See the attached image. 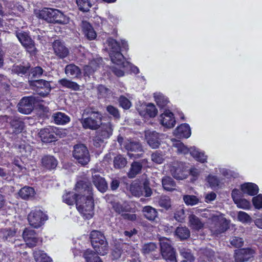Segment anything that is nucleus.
Returning a JSON list of instances; mask_svg holds the SVG:
<instances>
[{
	"instance_id": "f257e3e1",
	"label": "nucleus",
	"mask_w": 262,
	"mask_h": 262,
	"mask_svg": "<svg viewBox=\"0 0 262 262\" xmlns=\"http://www.w3.org/2000/svg\"><path fill=\"white\" fill-rule=\"evenodd\" d=\"M75 190L66 192L62 195V201L68 205L76 204L77 209L86 219L94 215V199L93 187L91 183L79 180L75 184Z\"/></svg>"
},
{
	"instance_id": "f03ea898",
	"label": "nucleus",
	"mask_w": 262,
	"mask_h": 262,
	"mask_svg": "<svg viewBox=\"0 0 262 262\" xmlns=\"http://www.w3.org/2000/svg\"><path fill=\"white\" fill-rule=\"evenodd\" d=\"M38 15L40 18L49 23L64 25L69 22V18L56 9L43 8L39 11Z\"/></svg>"
},
{
	"instance_id": "7ed1b4c3",
	"label": "nucleus",
	"mask_w": 262,
	"mask_h": 262,
	"mask_svg": "<svg viewBox=\"0 0 262 262\" xmlns=\"http://www.w3.org/2000/svg\"><path fill=\"white\" fill-rule=\"evenodd\" d=\"M92 246L95 252L105 255L108 250V244L104 234L99 231L93 230L90 234Z\"/></svg>"
},
{
	"instance_id": "20e7f679",
	"label": "nucleus",
	"mask_w": 262,
	"mask_h": 262,
	"mask_svg": "<svg viewBox=\"0 0 262 262\" xmlns=\"http://www.w3.org/2000/svg\"><path fill=\"white\" fill-rule=\"evenodd\" d=\"M86 115L88 116L87 117L82 118L80 120L82 127L92 130L98 129L102 124L103 116L101 113L91 108V111L86 112Z\"/></svg>"
},
{
	"instance_id": "39448f33",
	"label": "nucleus",
	"mask_w": 262,
	"mask_h": 262,
	"mask_svg": "<svg viewBox=\"0 0 262 262\" xmlns=\"http://www.w3.org/2000/svg\"><path fill=\"white\" fill-rule=\"evenodd\" d=\"M159 242L160 252L163 259L166 262H178L176 252L171 245V241L166 237H163L160 239Z\"/></svg>"
},
{
	"instance_id": "423d86ee",
	"label": "nucleus",
	"mask_w": 262,
	"mask_h": 262,
	"mask_svg": "<svg viewBox=\"0 0 262 262\" xmlns=\"http://www.w3.org/2000/svg\"><path fill=\"white\" fill-rule=\"evenodd\" d=\"M28 83L32 90L43 97L48 96L52 90L51 81L43 79L29 80Z\"/></svg>"
},
{
	"instance_id": "0eeeda50",
	"label": "nucleus",
	"mask_w": 262,
	"mask_h": 262,
	"mask_svg": "<svg viewBox=\"0 0 262 262\" xmlns=\"http://www.w3.org/2000/svg\"><path fill=\"white\" fill-rule=\"evenodd\" d=\"M48 219V215L38 208L32 210L28 215L29 224L35 228L40 227Z\"/></svg>"
},
{
	"instance_id": "6e6552de",
	"label": "nucleus",
	"mask_w": 262,
	"mask_h": 262,
	"mask_svg": "<svg viewBox=\"0 0 262 262\" xmlns=\"http://www.w3.org/2000/svg\"><path fill=\"white\" fill-rule=\"evenodd\" d=\"M73 156L82 165H86L90 161L89 150L83 144H78L74 145Z\"/></svg>"
},
{
	"instance_id": "1a4fd4ad",
	"label": "nucleus",
	"mask_w": 262,
	"mask_h": 262,
	"mask_svg": "<svg viewBox=\"0 0 262 262\" xmlns=\"http://www.w3.org/2000/svg\"><path fill=\"white\" fill-rule=\"evenodd\" d=\"M60 131L54 126L41 129L38 134L42 142L48 144L56 141Z\"/></svg>"
},
{
	"instance_id": "9d476101",
	"label": "nucleus",
	"mask_w": 262,
	"mask_h": 262,
	"mask_svg": "<svg viewBox=\"0 0 262 262\" xmlns=\"http://www.w3.org/2000/svg\"><path fill=\"white\" fill-rule=\"evenodd\" d=\"M148 160L146 158L134 161L130 164V168L127 173V177L130 179L135 178L141 173L143 168L145 169L148 167Z\"/></svg>"
},
{
	"instance_id": "9b49d317",
	"label": "nucleus",
	"mask_w": 262,
	"mask_h": 262,
	"mask_svg": "<svg viewBox=\"0 0 262 262\" xmlns=\"http://www.w3.org/2000/svg\"><path fill=\"white\" fill-rule=\"evenodd\" d=\"M255 251L251 248H243L236 249L234 251L233 257L235 262H247L253 257Z\"/></svg>"
},
{
	"instance_id": "f8f14e48",
	"label": "nucleus",
	"mask_w": 262,
	"mask_h": 262,
	"mask_svg": "<svg viewBox=\"0 0 262 262\" xmlns=\"http://www.w3.org/2000/svg\"><path fill=\"white\" fill-rule=\"evenodd\" d=\"M35 102L33 96L23 97L17 104L18 111L23 114H30L34 109Z\"/></svg>"
},
{
	"instance_id": "ddd939ff",
	"label": "nucleus",
	"mask_w": 262,
	"mask_h": 262,
	"mask_svg": "<svg viewBox=\"0 0 262 262\" xmlns=\"http://www.w3.org/2000/svg\"><path fill=\"white\" fill-rule=\"evenodd\" d=\"M127 150V155L130 158L138 159L142 158L143 150L141 144L138 142H130L125 146Z\"/></svg>"
},
{
	"instance_id": "4468645a",
	"label": "nucleus",
	"mask_w": 262,
	"mask_h": 262,
	"mask_svg": "<svg viewBox=\"0 0 262 262\" xmlns=\"http://www.w3.org/2000/svg\"><path fill=\"white\" fill-rule=\"evenodd\" d=\"M23 237L29 248H33L37 246L40 241L37 233L32 229L26 228L23 233ZM41 242L42 241L40 240Z\"/></svg>"
},
{
	"instance_id": "2eb2a0df",
	"label": "nucleus",
	"mask_w": 262,
	"mask_h": 262,
	"mask_svg": "<svg viewBox=\"0 0 262 262\" xmlns=\"http://www.w3.org/2000/svg\"><path fill=\"white\" fill-rule=\"evenodd\" d=\"M173 177L177 180H183L186 178L188 175L187 167L185 163L177 162L170 170Z\"/></svg>"
},
{
	"instance_id": "dca6fc26",
	"label": "nucleus",
	"mask_w": 262,
	"mask_h": 262,
	"mask_svg": "<svg viewBox=\"0 0 262 262\" xmlns=\"http://www.w3.org/2000/svg\"><path fill=\"white\" fill-rule=\"evenodd\" d=\"M159 120L163 126L168 128L173 127L176 122L174 114L169 110H166L160 115Z\"/></svg>"
},
{
	"instance_id": "f3484780",
	"label": "nucleus",
	"mask_w": 262,
	"mask_h": 262,
	"mask_svg": "<svg viewBox=\"0 0 262 262\" xmlns=\"http://www.w3.org/2000/svg\"><path fill=\"white\" fill-rule=\"evenodd\" d=\"M54 54L59 58L63 59L68 56L69 50L64 43L60 40H55L53 43Z\"/></svg>"
},
{
	"instance_id": "a211bd4d",
	"label": "nucleus",
	"mask_w": 262,
	"mask_h": 262,
	"mask_svg": "<svg viewBox=\"0 0 262 262\" xmlns=\"http://www.w3.org/2000/svg\"><path fill=\"white\" fill-rule=\"evenodd\" d=\"M41 163L43 168L51 171L56 168L58 161L53 156L47 155L42 157Z\"/></svg>"
},
{
	"instance_id": "6ab92c4d",
	"label": "nucleus",
	"mask_w": 262,
	"mask_h": 262,
	"mask_svg": "<svg viewBox=\"0 0 262 262\" xmlns=\"http://www.w3.org/2000/svg\"><path fill=\"white\" fill-rule=\"evenodd\" d=\"M242 192L244 194H247L250 196H255L259 191L258 186L253 183L247 182L241 185Z\"/></svg>"
},
{
	"instance_id": "aec40b11",
	"label": "nucleus",
	"mask_w": 262,
	"mask_h": 262,
	"mask_svg": "<svg viewBox=\"0 0 262 262\" xmlns=\"http://www.w3.org/2000/svg\"><path fill=\"white\" fill-rule=\"evenodd\" d=\"M92 182L95 186L101 192H104L107 190L108 188L107 183L105 179L101 177L100 174L93 175Z\"/></svg>"
},
{
	"instance_id": "412c9836",
	"label": "nucleus",
	"mask_w": 262,
	"mask_h": 262,
	"mask_svg": "<svg viewBox=\"0 0 262 262\" xmlns=\"http://www.w3.org/2000/svg\"><path fill=\"white\" fill-rule=\"evenodd\" d=\"M99 129L96 133L105 139L109 138L113 134V126L110 122L104 123L102 122Z\"/></svg>"
},
{
	"instance_id": "4be33fe9",
	"label": "nucleus",
	"mask_w": 262,
	"mask_h": 262,
	"mask_svg": "<svg viewBox=\"0 0 262 262\" xmlns=\"http://www.w3.org/2000/svg\"><path fill=\"white\" fill-rule=\"evenodd\" d=\"M82 30L84 36L89 40H92L96 38V32L92 25L88 21L82 22Z\"/></svg>"
},
{
	"instance_id": "5701e85b",
	"label": "nucleus",
	"mask_w": 262,
	"mask_h": 262,
	"mask_svg": "<svg viewBox=\"0 0 262 262\" xmlns=\"http://www.w3.org/2000/svg\"><path fill=\"white\" fill-rule=\"evenodd\" d=\"M30 70V63L28 62H22L19 64H14L12 67V72L18 76L28 74Z\"/></svg>"
},
{
	"instance_id": "b1692460",
	"label": "nucleus",
	"mask_w": 262,
	"mask_h": 262,
	"mask_svg": "<svg viewBox=\"0 0 262 262\" xmlns=\"http://www.w3.org/2000/svg\"><path fill=\"white\" fill-rule=\"evenodd\" d=\"M177 137L188 138L191 135V129L189 124L183 123L177 127L174 130Z\"/></svg>"
},
{
	"instance_id": "393cba45",
	"label": "nucleus",
	"mask_w": 262,
	"mask_h": 262,
	"mask_svg": "<svg viewBox=\"0 0 262 262\" xmlns=\"http://www.w3.org/2000/svg\"><path fill=\"white\" fill-rule=\"evenodd\" d=\"M10 124L12 133L15 134L21 133L24 128V122L19 118L16 117L11 118Z\"/></svg>"
},
{
	"instance_id": "a878e982",
	"label": "nucleus",
	"mask_w": 262,
	"mask_h": 262,
	"mask_svg": "<svg viewBox=\"0 0 262 262\" xmlns=\"http://www.w3.org/2000/svg\"><path fill=\"white\" fill-rule=\"evenodd\" d=\"M146 139L148 144L152 148H157L160 145L159 134L155 131L149 133L146 136Z\"/></svg>"
},
{
	"instance_id": "bb28decb",
	"label": "nucleus",
	"mask_w": 262,
	"mask_h": 262,
	"mask_svg": "<svg viewBox=\"0 0 262 262\" xmlns=\"http://www.w3.org/2000/svg\"><path fill=\"white\" fill-rule=\"evenodd\" d=\"M16 231L11 228L2 229L0 231V237L4 241H8L13 243L15 242L14 237Z\"/></svg>"
},
{
	"instance_id": "cd10ccee",
	"label": "nucleus",
	"mask_w": 262,
	"mask_h": 262,
	"mask_svg": "<svg viewBox=\"0 0 262 262\" xmlns=\"http://www.w3.org/2000/svg\"><path fill=\"white\" fill-rule=\"evenodd\" d=\"M110 57L112 62L121 67H125V58L121 50L110 52Z\"/></svg>"
},
{
	"instance_id": "c85d7f7f",
	"label": "nucleus",
	"mask_w": 262,
	"mask_h": 262,
	"mask_svg": "<svg viewBox=\"0 0 262 262\" xmlns=\"http://www.w3.org/2000/svg\"><path fill=\"white\" fill-rule=\"evenodd\" d=\"M53 118L55 123L57 125L67 124L71 120V118L68 115L60 112L54 113Z\"/></svg>"
},
{
	"instance_id": "c756f323",
	"label": "nucleus",
	"mask_w": 262,
	"mask_h": 262,
	"mask_svg": "<svg viewBox=\"0 0 262 262\" xmlns=\"http://www.w3.org/2000/svg\"><path fill=\"white\" fill-rule=\"evenodd\" d=\"M36 262H52V258L47 255L44 251L36 249L33 253Z\"/></svg>"
},
{
	"instance_id": "7c9ffc66",
	"label": "nucleus",
	"mask_w": 262,
	"mask_h": 262,
	"mask_svg": "<svg viewBox=\"0 0 262 262\" xmlns=\"http://www.w3.org/2000/svg\"><path fill=\"white\" fill-rule=\"evenodd\" d=\"M98 253L91 249H86L83 253L86 262H103Z\"/></svg>"
},
{
	"instance_id": "2f4dec72",
	"label": "nucleus",
	"mask_w": 262,
	"mask_h": 262,
	"mask_svg": "<svg viewBox=\"0 0 262 262\" xmlns=\"http://www.w3.org/2000/svg\"><path fill=\"white\" fill-rule=\"evenodd\" d=\"M35 190L33 187L25 186L18 191L19 196L24 200H29L34 196Z\"/></svg>"
},
{
	"instance_id": "473e14b6",
	"label": "nucleus",
	"mask_w": 262,
	"mask_h": 262,
	"mask_svg": "<svg viewBox=\"0 0 262 262\" xmlns=\"http://www.w3.org/2000/svg\"><path fill=\"white\" fill-rule=\"evenodd\" d=\"M189 223L190 227L195 230L199 231L204 227V224L201 220L194 214H191L189 216Z\"/></svg>"
},
{
	"instance_id": "72a5a7b5",
	"label": "nucleus",
	"mask_w": 262,
	"mask_h": 262,
	"mask_svg": "<svg viewBox=\"0 0 262 262\" xmlns=\"http://www.w3.org/2000/svg\"><path fill=\"white\" fill-rule=\"evenodd\" d=\"M142 211L145 217L149 221H154L158 217L156 209L150 206L144 207Z\"/></svg>"
},
{
	"instance_id": "f704fd0d",
	"label": "nucleus",
	"mask_w": 262,
	"mask_h": 262,
	"mask_svg": "<svg viewBox=\"0 0 262 262\" xmlns=\"http://www.w3.org/2000/svg\"><path fill=\"white\" fill-rule=\"evenodd\" d=\"M58 83L62 87L77 91L80 90L79 85L76 82L71 81L67 78H62L58 81Z\"/></svg>"
},
{
	"instance_id": "c9c22d12",
	"label": "nucleus",
	"mask_w": 262,
	"mask_h": 262,
	"mask_svg": "<svg viewBox=\"0 0 262 262\" xmlns=\"http://www.w3.org/2000/svg\"><path fill=\"white\" fill-rule=\"evenodd\" d=\"M162 184L163 188L168 191L174 190L176 186L175 181L170 177H164L162 179Z\"/></svg>"
},
{
	"instance_id": "e433bc0d",
	"label": "nucleus",
	"mask_w": 262,
	"mask_h": 262,
	"mask_svg": "<svg viewBox=\"0 0 262 262\" xmlns=\"http://www.w3.org/2000/svg\"><path fill=\"white\" fill-rule=\"evenodd\" d=\"M15 34L16 36L23 46L33 40L31 37L29 32L23 31L20 32L16 31Z\"/></svg>"
},
{
	"instance_id": "4c0bfd02",
	"label": "nucleus",
	"mask_w": 262,
	"mask_h": 262,
	"mask_svg": "<svg viewBox=\"0 0 262 262\" xmlns=\"http://www.w3.org/2000/svg\"><path fill=\"white\" fill-rule=\"evenodd\" d=\"M65 73L68 76L77 77L81 74V71L78 66L74 64H70L66 66L65 68Z\"/></svg>"
},
{
	"instance_id": "58836bf2",
	"label": "nucleus",
	"mask_w": 262,
	"mask_h": 262,
	"mask_svg": "<svg viewBox=\"0 0 262 262\" xmlns=\"http://www.w3.org/2000/svg\"><path fill=\"white\" fill-rule=\"evenodd\" d=\"M175 233L181 241L188 238L190 235L189 230L186 227H178Z\"/></svg>"
},
{
	"instance_id": "ea45409f",
	"label": "nucleus",
	"mask_w": 262,
	"mask_h": 262,
	"mask_svg": "<svg viewBox=\"0 0 262 262\" xmlns=\"http://www.w3.org/2000/svg\"><path fill=\"white\" fill-rule=\"evenodd\" d=\"M45 72V71L40 66H36L33 68L30 67L29 75L30 80H37L40 78Z\"/></svg>"
},
{
	"instance_id": "a19ab883",
	"label": "nucleus",
	"mask_w": 262,
	"mask_h": 262,
	"mask_svg": "<svg viewBox=\"0 0 262 262\" xmlns=\"http://www.w3.org/2000/svg\"><path fill=\"white\" fill-rule=\"evenodd\" d=\"M217 229L215 231V233L219 234L226 231L229 228V222L226 219L220 220L216 224Z\"/></svg>"
},
{
	"instance_id": "79ce46f5",
	"label": "nucleus",
	"mask_w": 262,
	"mask_h": 262,
	"mask_svg": "<svg viewBox=\"0 0 262 262\" xmlns=\"http://www.w3.org/2000/svg\"><path fill=\"white\" fill-rule=\"evenodd\" d=\"M158 204L161 208L165 210H168L171 207V199L168 196H162L158 201Z\"/></svg>"
},
{
	"instance_id": "37998d69",
	"label": "nucleus",
	"mask_w": 262,
	"mask_h": 262,
	"mask_svg": "<svg viewBox=\"0 0 262 262\" xmlns=\"http://www.w3.org/2000/svg\"><path fill=\"white\" fill-rule=\"evenodd\" d=\"M23 47L25 49L26 52L29 54L30 57H35L37 54L38 50L36 48L34 40L25 45Z\"/></svg>"
},
{
	"instance_id": "c03bdc74",
	"label": "nucleus",
	"mask_w": 262,
	"mask_h": 262,
	"mask_svg": "<svg viewBox=\"0 0 262 262\" xmlns=\"http://www.w3.org/2000/svg\"><path fill=\"white\" fill-rule=\"evenodd\" d=\"M127 164L125 158L121 155H117L114 159V166L116 168L120 169L124 167Z\"/></svg>"
},
{
	"instance_id": "a18cd8bd",
	"label": "nucleus",
	"mask_w": 262,
	"mask_h": 262,
	"mask_svg": "<svg viewBox=\"0 0 262 262\" xmlns=\"http://www.w3.org/2000/svg\"><path fill=\"white\" fill-rule=\"evenodd\" d=\"M106 43L110 49V52H115L121 50L120 43L112 37H109L107 39Z\"/></svg>"
},
{
	"instance_id": "49530a36",
	"label": "nucleus",
	"mask_w": 262,
	"mask_h": 262,
	"mask_svg": "<svg viewBox=\"0 0 262 262\" xmlns=\"http://www.w3.org/2000/svg\"><path fill=\"white\" fill-rule=\"evenodd\" d=\"M180 254L184 258L183 262H193L195 260L194 256L189 249H182Z\"/></svg>"
},
{
	"instance_id": "de8ad7c7",
	"label": "nucleus",
	"mask_w": 262,
	"mask_h": 262,
	"mask_svg": "<svg viewBox=\"0 0 262 262\" xmlns=\"http://www.w3.org/2000/svg\"><path fill=\"white\" fill-rule=\"evenodd\" d=\"M76 3L80 10L83 12H87L92 7L90 0H76Z\"/></svg>"
},
{
	"instance_id": "09e8293b",
	"label": "nucleus",
	"mask_w": 262,
	"mask_h": 262,
	"mask_svg": "<svg viewBox=\"0 0 262 262\" xmlns=\"http://www.w3.org/2000/svg\"><path fill=\"white\" fill-rule=\"evenodd\" d=\"M118 101L119 106L124 110H128L132 106L131 102L124 95H121Z\"/></svg>"
},
{
	"instance_id": "8fccbe9b",
	"label": "nucleus",
	"mask_w": 262,
	"mask_h": 262,
	"mask_svg": "<svg viewBox=\"0 0 262 262\" xmlns=\"http://www.w3.org/2000/svg\"><path fill=\"white\" fill-rule=\"evenodd\" d=\"M158 113V110L152 103H148L145 108V114L150 118L155 117Z\"/></svg>"
},
{
	"instance_id": "3c124183",
	"label": "nucleus",
	"mask_w": 262,
	"mask_h": 262,
	"mask_svg": "<svg viewBox=\"0 0 262 262\" xmlns=\"http://www.w3.org/2000/svg\"><path fill=\"white\" fill-rule=\"evenodd\" d=\"M183 200L187 205L193 206L199 203V199L193 195H185L183 196Z\"/></svg>"
},
{
	"instance_id": "603ef678",
	"label": "nucleus",
	"mask_w": 262,
	"mask_h": 262,
	"mask_svg": "<svg viewBox=\"0 0 262 262\" xmlns=\"http://www.w3.org/2000/svg\"><path fill=\"white\" fill-rule=\"evenodd\" d=\"M157 247L155 243L149 242L144 244L142 248V252L144 254H149L150 252L154 251L157 249Z\"/></svg>"
},
{
	"instance_id": "864d4df0",
	"label": "nucleus",
	"mask_w": 262,
	"mask_h": 262,
	"mask_svg": "<svg viewBox=\"0 0 262 262\" xmlns=\"http://www.w3.org/2000/svg\"><path fill=\"white\" fill-rule=\"evenodd\" d=\"M239 208L247 210L250 208V203L245 199L239 198L234 202Z\"/></svg>"
},
{
	"instance_id": "5fc2aeb1",
	"label": "nucleus",
	"mask_w": 262,
	"mask_h": 262,
	"mask_svg": "<svg viewBox=\"0 0 262 262\" xmlns=\"http://www.w3.org/2000/svg\"><path fill=\"white\" fill-rule=\"evenodd\" d=\"M157 105L160 108H164L167 106L168 100L164 96L159 95L155 97Z\"/></svg>"
},
{
	"instance_id": "6e6d98bb",
	"label": "nucleus",
	"mask_w": 262,
	"mask_h": 262,
	"mask_svg": "<svg viewBox=\"0 0 262 262\" xmlns=\"http://www.w3.org/2000/svg\"><path fill=\"white\" fill-rule=\"evenodd\" d=\"M97 94L99 97L101 98H106L110 94V90L102 84H100L97 86Z\"/></svg>"
},
{
	"instance_id": "4d7b16f0",
	"label": "nucleus",
	"mask_w": 262,
	"mask_h": 262,
	"mask_svg": "<svg viewBox=\"0 0 262 262\" xmlns=\"http://www.w3.org/2000/svg\"><path fill=\"white\" fill-rule=\"evenodd\" d=\"M106 110L108 113L112 115L115 119H120V112L119 111V110L117 107L112 105H108V106H107Z\"/></svg>"
},
{
	"instance_id": "13d9d810",
	"label": "nucleus",
	"mask_w": 262,
	"mask_h": 262,
	"mask_svg": "<svg viewBox=\"0 0 262 262\" xmlns=\"http://www.w3.org/2000/svg\"><path fill=\"white\" fill-rule=\"evenodd\" d=\"M111 204L114 210L119 214L127 211L126 206L121 204L120 202H112Z\"/></svg>"
},
{
	"instance_id": "bf43d9fd",
	"label": "nucleus",
	"mask_w": 262,
	"mask_h": 262,
	"mask_svg": "<svg viewBox=\"0 0 262 262\" xmlns=\"http://www.w3.org/2000/svg\"><path fill=\"white\" fill-rule=\"evenodd\" d=\"M252 203L257 209H262V194H259L252 198Z\"/></svg>"
},
{
	"instance_id": "052dcab7",
	"label": "nucleus",
	"mask_w": 262,
	"mask_h": 262,
	"mask_svg": "<svg viewBox=\"0 0 262 262\" xmlns=\"http://www.w3.org/2000/svg\"><path fill=\"white\" fill-rule=\"evenodd\" d=\"M151 158L153 162L158 164H161L164 160L162 152L158 150L151 154Z\"/></svg>"
},
{
	"instance_id": "680f3d73",
	"label": "nucleus",
	"mask_w": 262,
	"mask_h": 262,
	"mask_svg": "<svg viewBox=\"0 0 262 262\" xmlns=\"http://www.w3.org/2000/svg\"><path fill=\"white\" fill-rule=\"evenodd\" d=\"M207 181L211 187H216L219 186L220 181L215 176L209 175L207 177Z\"/></svg>"
},
{
	"instance_id": "e2e57ef3",
	"label": "nucleus",
	"mask_w": 262,
	"mask_h": 262,
	"mask_svg": "<svg viewBox=\"0 0 262 262\" xmlns=\"http://www.w3.org/2000/svg\"><path fill=\"white\" fill-rule=\"evenodd\" d=\"M237 218L238 221L242 223H249L251 220L250 216L248 213L242 211L238 212Z\"/></svg>"
},
{
	"instance_id": "0e129e2a",
	"label": "nucleus",
	"mask_w": 262,
	"mask_h": 262,
	"mask_svg": "<svg viewBox=\"0 0 262 262\" xmlns=\"http://www.w3.org/2000/svg\"><path fill=\"white\" fill-rule=\"evenodd\" d=\"M230 244L233 247L239 249L244 245V241L241 237L235 236L231 240Z\"/></svg>"
},
{
	"instance_id": "69168bd1",
	"label": "nucleus",
	"mask_w": 262,
	"mask_h": 262,
	"mask_svg": "<svg viewBox=\"0 0 262 262\" xmlns=\"http://www.w3.org/2000/svg\"><path fill=\"white\" fill-rule=\"evenodd\" d=\"M176 147H177L179 152L183 154H187L189 152V149L186 147L183 143L179 142L176 144Z\"/></svg>"
},
{
	"instance_id": "338daca9",
	"label": "nucleus",
	"mask_w": 262,
	"mask_h": 262,
	"mask_svg": "<svg viewBox=\"0 0 262 262\" xmlns=\"http://www.w3.org/2000/svg\"><path fill=\"white\" fill-rule=\"evenodd\" d=\"M104 139V138H102V137H100L99 135L96 133L95 136L93 139L94 146L97 148L100 147L101 144L103 143Z\"/></svg>"
},
{
	"instance_id": "774afa93",
	"label": "nucleus",
	"mask_w": 262,
	"mask_h": 262,
	"mask_svg": "<svg viewBox=\"0 0 262 262\" xmlns=\"http://www.w3.org/2000/svg\"><path fill=\"white\" fill-rule=\"evenodd\" d=\"M174 217L177 221L182 222L185 219V213L184 210L182 209L181 210L176 211L174 213Z\"/></svg>"
}]
</instances>
